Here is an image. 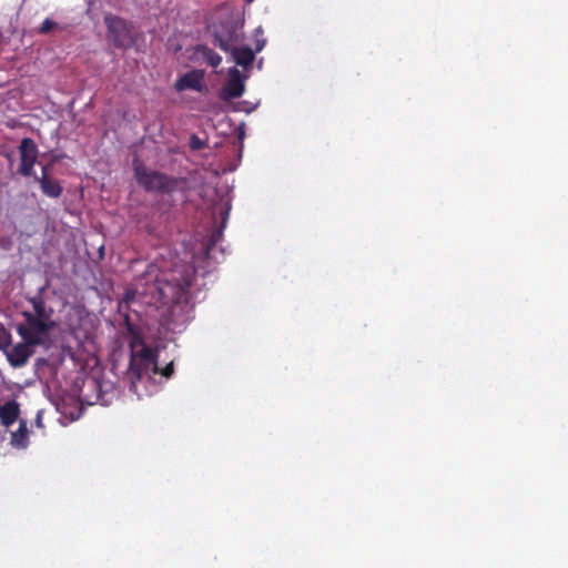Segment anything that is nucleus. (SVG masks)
<instances>
[{
    "label": "nucleus",
    "mask_w": 568,
    "mask_h": 568,
    "mask_svg": "<svg viewBox=\"0 0 568 568\" xmlns=\"http://www.w3.org/2000/svg\"><path fill=\"white\" fill-rule=\"evenodd\" d=\"M128 331L131 335L130 346V364L126 372V379L130 382V390L136 392V383L143 377H151L159 373L158 351L145 344L141 334L135 329L134 325L128 322Z\"/></svg>",
    "instance_id": "f257e3e1"
},
{
    "label": "nucleus",
    "mask_w": 568,
    "mask_h": 568,
    "mask_svg": "<svg viewBox=\"0 0 568 568\" xmlns=\"http://www.w3.org/2000/svg\"><path fill=\"white\" fill-rule=\"evenodd\" d=\"M194 281L192 266L173 268L169 273H162L156 278L155 286L160 298L164 304H178L187 302L189 291Z\"/></svg>",
    "instance_id": "f03ea898"
},
{
    "label": "nucleus",
    "mask_w": 568,
    "mask_h": 568,
    "mask_svg": "<svg viewBox=\"0 0 568 568\" xmlns=\"http://www.w3.org/2000/svg\"><path fill=\"white\" fill-rule=\"evenodd\" d=\"M44 290L45 287H41L36 295L27 297V301L32 306V311H23L21 313L24 322L18 326L48 339L55 323L52 320L53 308L48 306L44 301Z\"/></svg>",
    "instance_id": "7ed1b4c3"
},
{
    "label": "nucleus",
    "mask_w": 568,
    "mask_h": 568,
    "mask_svg": "<svg viewBox=\"0 0 568 568\" xmlns=\"http://www.w3.org/2000/svg\"><path fill=\"white\" fill-rule=\"evenodd\" d=\"M136 183L146 192L171 193L178 187V180L164 173L148 169L139 159L133 160Z\"/></svg>",
    "instance_id": "20e7f679"
},
{
    "label": "nucleus",
    "mask_w": 568,
    "mask_h": 568,
    "mask_svg": "<svg viewBox=\"0 0 568 568\" xmlns=\"http://www.w3.org/2000/svg\"><path fill=\"white\" fill-rule=\"evenodd\" d=\"M17 332L21 336L22 342L14 345L7 353V357L11 366L22 367L27 364L28 359L32 355V347L44 345L48 339L39 335H34L33 333L19 326H17Z\"/></svg>",
    "instance_id": "39448f33"
},
{
    "label": "nucleus",
    "mask_w": 568,
    "mask_h": 568,
    "mask_svg": "<svg viewBox=\"0 0 568 568\" xmlns=\"http://www.w3.org/2000/svg\"><path fill=\"white\" fill-rule=\"evenodd\" d=\"M109 41L118 49L130 48L134 42L132 26L121 17L108 13L104 16Z\"/></svg>",
    "instance_id": "423d86ee"
},
{
    "label": "nucleus",
    "mask_w": 568,
    "mask_h": 568,
    "mask_svg": "<svg viewBox=\"0 0 568 568\" xmlns=\"http://www.w3.org/2000/svg\"><path fill=\"white\" fill-rule=\"evenodd\" d=\"M243 39V27L233 20L223 21L214 27L213 43L224 52L239 45Z\"/></svg>",
    "instance_id": "0eeeda50"
},
{
    "label": "nucleus",
    "mask_w": 568,
    "mask_h": 568,
    "mask_svg": "<svg viewBox=\"0 0 568 568\" xmlns=\"http://www.w3.org/2000/svg\"><path fill=\"white\" fill-rule=\"evenodd\" d=\"M20 165L18 169L19 174L22 176L34 178V164L38 159V146L31 138H23L19 145Z\"/></svg>",
    "instance_id": "6e6552de"
},
{
    "label": "nucleus",
    "mask_w": 568,
    "mask_h": 568,
    "mask_svg": "<svg viewBox=\"0 0 568 568\" xmlns=\"http://www.w3.org/2000/svg\"><path fill=\"white\" fill-rule=\"evenodd\" d=\"M244 92V83L241 79L237 69H231L229 73V80L222 89L221 98L223 100H231L240 98Z\"/></svg>",
    "instance_id": "1a4fd4ad"
},
{
    "label": "nucleus",
    "mask_w": 568,
    "mask_h": 568,
    "mask_svg": "<svg viewBox=\"0 0 568 568\" xmlns=\"http://www.w3.org/2000/svg\"><path fill=\"white\" fill-rule=\"evenodd\" d=\"M34 180L40 184L41 191L44 195L52 199H58L62 195L63 187L59 181L51 179L48 175L47 166L43 168L41 176L34 175Z\"/></svg>",
    "instance_id": "9d476101"
},
{
    "label": "nucleus",
    "mask_w": 568,
    "mask_h": 568,
    "mask_svg": "<svg viewBox=\"0 0 568 568\" xmlns=\"http://www.w3.org/2000/svg\"><path fill=\"white\" fill-rule=\"evenodd\" d=\"M20 415V405L17 400L11 399L0 405V422L4 427L11 426Z\"/></svg>",
    "instance_id": "9b49d317"
},
{
    "label": "nucleus",
    "mask_w": 568,
    "mask_h": 568,
    "mask_svg": "<svg viewBox=\"0 0 568 568\" xmlns=\"http://www.w3.org/2000/svg\"><path fill=\"white\" fill-rule=\"evenodd\" d=\"M229 52H231L236 64L244 68L253 63L256 53L255 50H252L248 47H240V44L234 45Z\"/></svg>",
    "instance_id": "f8f14e48"
},
{
    "label": "nucleus",
    "mask_w": 568,
    "mask_h": 568,
    "mask_svg": "<svg viewBox=\"0 0 568 568\" xmlns=\"http://www.w3.org/2000/svg\"><path fill=\"white\" fill-rule=\"evenodd\" d=\"M201 80L202 75L197 73L196 71H192L189 73H185L184 75L180 77L175 82V89L178 91H184L187 89H193L196 91L201 90Z\"/></svg>",
    "instance_id": "ddd939ff"
},
{
    "label": "nucleus",
    "mask_w": 568,
    "mask_h": 568,
    "mask_svg": "<svg viewBox=\"0 0 568 568\" xmlns=\"http://www.w3.org/2000/svg\"><path fill=\"white\" fill-rule=\"evenodd\" d=\"M29 444V429L27 420L21 419L19 428L11 434V445L16 448H27Z\"/></svg>",
    "instance_id": "4468645a"
},
{
    "label": "nucleus",
    "mask_w": 568,
    "mask_h": 568,
    "mask_svg": "<svg viewBox=\"0 0 568 568\" xmlns=\"http://www.w3.org/2000/svg\"><path fill=\"white\" fill-rule=\"evenodd\" d=\"M195 52L199 57H201L209 65L216 68L221 64L222 58L219 53H216L213 49L200 44L196 47Z\"/></svg>",
    "instance_id": "2eb2a0df"
},
{
    "label": "nucleus",
    "mask_w": 568,
    "mask_h": 568,
    "mask_svg": "<svg viewBox=\"0 0 568 568\" xmlns=\"http://www.w3.org/2000/svg\"><path fill=\"white\" fill-rule=\"evenodd\" d=\"M253 39H254V45H255V51L256 52H260L263 50V48L265 47L266 44V39L264 38V30L262 27H257L255 30H254V33H253Z\"/></svg>",
    "instance_id": "dca6fc26"
},
{
    "label": "nucleus",
    "mask_w": 568,
    "mask_h": 568,
    "mask_svg": "<svg viewBox=\"0 0 568 568\" xmlns=\"http://www.w3.org/2000/svg\"><path fill=\"white\" fill-rule=\"evenodd\" d=\"M10 344L11 334L2 324H0V349H6Z\"/></svg>",
    "instance_id": "f3484780"
},
{
    "label": "nucleus",
    "mask_w": 568,
    "mask_h": 568,
    "mask_svg": "<svg viewBox=\"0 0 568 568\" xmlns=\"http://www.w3.org/2000/svg\"><path fill=\"white\" fill-rule=\"evenodd\" d=\"M57 26H58V24H57V22H54L53 20H51V19H48V18H47V19L41 23V26H40V28H39V32H40V33H43V34L49 33V32H50V31H52L54 28H57Z\"/></svg>",
    "instance_id": "a211bd4d"
},
{
    "label": "nucleus",
    "mask_w": 568,
    "mask_h": 568,
    "mask_svg": "<svg viewBox=\"0 0 568 568\" xmlns=\"http://www.w3.org/2000/svg\"><path fill=\"white\" fill-rule=\"evenodd\" d=\"M205 145L204 141L199 139L196 135H192L190 140V146L192 150H201Z\"/></svg>",
    "instance_id": "6ab92c4d"
},
{
    "label": "nucleus",
    "mask_w": 568,
    "mask_h": 568,
    "mask_svg": "<svg viewBox=\"0 0 568 568\" xmlns=\"http://www.w3.org/2000/svg\"><path fill=\"white\" fill-rule=\"evenodd\" d=\"M173 372H174V364L173 362H170L164 368H162L161 371L159 369V373L166 377V378H170L172 375H173Z\"/></svg>",
    "instance_id": "aec40b11"
},
{
    "label": "nucleus",
    "mask_w": 568,
    "mask_h": 568,
    "mask_svg": "<svg viewBox=\"0 0 568 568\" xmlns=\"http://www.w3.org/2000/svg\"><path fill=\"white\" fill-rule=\"evenodd\" d=\"M0 245H1L2 247H4L6 242H4V240H3V239H2V240H0Z\"/></svg>",
    "instance_id": "412c9836"
}]
</instances>
